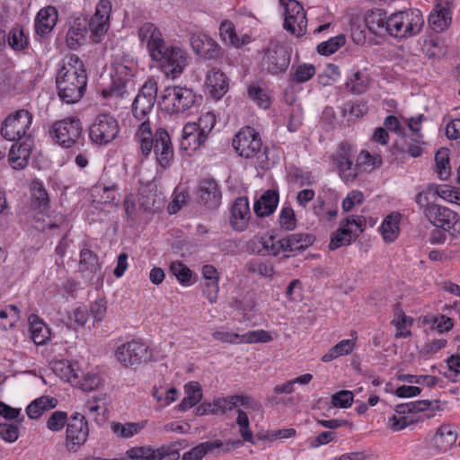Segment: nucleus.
Instances as JSON below:
<instances>
[{
	"mask_svg": "<svg viewBox=\"0 0 460 460\" xmlns=\"http://www.w3.org/2000/svg\"><path fill=\"white\" fill-rule=\"evenodd\" d=\"M136 137L140 144L141 154L146 158L154 151L161 167L166 169L171 165L174 158V149L166 129L158 128L153 134L149 120H145L138 126Z\"/></svg>",
	"mask_w": 460,
	"mask_h": 460,
	"instance_id": "nucleus-3",
	"label": "nucleus"
},
{
	"mask_svg": "<svg viewBox=\"0 0 460 460\" xmlns=\"http://www.w3.org/2000/svg\"><path fill=\"white\" fill-rule=\"evenodd\" d=\"M412 323L413 319L404 314L400 305H396L394 308V316L392 320V323L394 324L397 329L395 338H407L411 336V332L407 329V327L411 326Z\"/></svg>",
	"mask_w": 460,
	"mask_h": 460,
	"instance_id": "nucleus-40",
	"label": "nucleus"
},
{
	"mask_svg": "<svg viewBox=\"0 0 460 460\" xmlns=\"http://www.w3.org/2000/svg\"><path fill=\"white\" fill-rule=\"evenodd\" d=\"M69 419L67 417V413L63 411H56L50 414V416L47 420V428L53 431L58 432L60 431L67 423Z\"/></svg>",
	"mask_w": 460,
	"mask_h": 460,
	"instance_id": "nucleus-55",
	"label": "nucleus"
},
{
	"mask_svg": "<svg viewBox=\"0 0 460 460\" xmlns=\"http://www.w3.org/2000/svg\"><path fill=\"white\" fill-rule=\"evenodd\" d=\"M196 102V93L186 86H168L162 95L160 105L169 114L183 113Z\"/></svg>",
	"mask_w": 460,
	"mask_h": 460,
	"instance_id": "nucleus-6",
	"label": "nucleus"
},
{
	"mask_svg": "<svg viewBox=\"0 0 460 460\" xmlns=\"http://www.w3.org/2000/svg\"><path fill=\"white\" fill-rule=\"evenodd\" d=\"M400 214H390L381 225V233L386 243L394 242L399 234Z\"/></svg>",
	"mask_w": 460,
	"mask_h": 460,
	"instance_id": "nucleus-41",
	"label": "nucleus"
},
{
	"mask_svg": "<svg viewBox=\"0 0 460 460\" xmlns=\"http://www.w3.org/2000/svg\"><path fill=\"white\" fill-rule=\"evenodd\" d=\"M49 135L53 141L63 148H71L77 144L84 146L82 122L75 116L54 122L49 128Z\"/></svg>",
	"mask_w": 460,
	"mask_h": 460,
	"instance_id": "nucleus-5",
	"label": "nucleus"
},
{
	"mask_svg": "<svg viewBox=\"0 0 460 460\" xmlns=\"http://www.w3.org/2000/svg\"><path fill=\"white\" fill-rule=\"evenodd\" d=\"M425 218L435 227L454 234L460 233V217L454 210L438 204L425 209Z\"/></svg>",
	"mask_w": 460,
	"mask_h": 460,
	"instance_id": "nucleus-14",
	"label": "nucleus"
},
{
	"mask_svg": "<svg viewBox=\"0 0 460 460\" xmlns=\"http://www.w3.org/2000/svg\"><path fill=\"white\" fill-rule=\"evenodd\" d=\"M250 218L251 210L248 198L238 197L231 206V226L235 231L243 232L247 229Z\"/></svg>",
	"mask_w": 460,
	"mask_h": 460,
	"instance_id": "nucleus-21",
	"label": "nucleus"
},
{
	"mask_svg": "<svg viewBox=\"0 0 460 460\" xmlns=\"http://www.w3.org/2000/svg\"><path fill=\"white\" fill-rule=\"evenodd\" d=\"M186 396L178 405L181 411H186L197 405L202 399L201 386L198 382H190L185 385Z\"/></svg>",
	"mask_w": 460,
	"mask_h": 460,
	"instance_id": "nucleus-37",
	"label": "nucleus"
},
{
	"mask_svg": "<svg viewBox=\"0 0 460 460\" xmlns=\"http://www.w3.org/2000/svg\"><path fill=\"white\" fill-rule=\"evenodd\" d=\"M58 13L56 7L48 5L41 8L35 18V31L40 36L48 35L57 24Z\"/></svg>",
	"mask_w": 460,
	"mask_h": 460,
	"instance_id": "nucleus-27",
	"label": "nucleus"
},
{
	"mask_svg": "<svg viewBox=\"0 0 460 460\" xmlns=\"http://www.w3.org/2000/svg\"><path fill=\"white\" fill-rule=\"evenodd\" d=\"M33 115L27 110L21 109L8 115L2 123L0 133L9 141H21L32 138L29 133Z\"/></svg>",
	"mask_w": 460,
	"mask_h": 460,
	"instance_id": "nucleus-9",
	"label": "nucleus"
},
{
	"mask_svg": "<svg viewBox=\"0 0 460 460\" xmlns=\"http://www.w3.org/2000/svg\"><path fill=\"white\" fill-rule=\"evenodd\" d=\"M57 402V399L54 397L41 396L27 406L26 413L30 419H38L45 411L54 409Z\"/></svg>",
	"mask_w": 460,
	"mask_h": 460,
	"instance_id": "nucleus-38",
	"label": "nucleus"
},
{
	"mask_svg": "<svg viewBox=\"0 0 460 460\" xmlns=\"http://www.w3.org/2000/svg\"><path fill=\"white\" fill-rule=\"evenodd\" d=\"M119 132L118 120L109 113L97 115L88 128L90 140L97 146H107L111 143Z\"/></svg>",
	"mask_w": 460,
	"mask_h": 460,
	"instance_id": "nucleus-11",
	"label": "nucleus"
},
{
	"mask_svg": "<svg viewBox=\"0 0 460 460\" xmlns=\"http://www.w3.org/2000/svg\"><path fill=\"white\" fill-rule=\"evenodd\" d=\"M385 32L394 38H408L398 12L391 14L385 21Z\"/></svg>",
	"mask_w": 460,
	"mask_h": 460,
	"instance_id": "nucleus-47",
	"label": "nucleus"
},
{
	"mask_svg": "<svg viewBox=\"0 0 460 460\" xmlns=\"http://www.w3.org/2000/svg\"><path fill=\"white\" fill-rule=\"evenodd\" d=\"M177 444L165 445L156 449L151 447H134L126 452L128 460H178Z\"/></svg>",
	"mask_w": 460,
	"mask_h": 460,
	"instance_id": "nucleus-18",
	"label": "nucleus"
},
{
	"mask_svg": "<svg viewBox=\"0 0 460 460\" xmlns=\"http://www.w3.org/2000/svg\"><path fill=\"white\" fill-rule=\"evenodd\" d=\"M222 402L226 404V409L227 411H232L239 405L251 409H258L259 406V404L250 396L240 394L224 397Z\"/></svg>",
	"mask_w": 460,
	"mask_h": 460,
	"instance_id": "nucleus-48",
	"label": "nucleus"
},
{
	"mask_svg": "<svg viewBox=\"0 0 460 460\" xmlns=\"http://www.w3.org/2000/svg\"><path fill=\"white\" fill-rule=\"evenodd\" d=\"M159 49L161 57L151 56L152 59L160 63L167 76H179L187 66V53L178 47L167 46L165 42Z\"/></svg>",
	"mask_w": 460,
	"mask_h": 460,
	"instance_id": "nucleus-13",
	"label": "nucleus"
},
{
	"mask_svg": "<svg viewBox=\"0 0 460 460\" xmlns=\"http://www.w3.org/2000/svg\"><path fill=\"white\" fill-rule=\"evenodd\" d=\"M291 59V52L276 40H270L263 49L262 65L267 72L278 75L287 72Z\"/></svg>",
	"mask_w": 460,
	"mask_h": 460,
	"instance_id": "nucleus-12",
	"label": "nucleus"
},
{
	"mask_svg": "<svg viewBox=\"0 0 460 460\" xmlns=\"http://www.w3.org/2000/svg\"><path fill=\"white\" fill-rule=\"evenodd\" d=\"M111 428L113 433L117 436L128 438L139 433L140 430L144 428V425L135 422H127L125 424L113 422Z\"/></svg>",
	"mask_w": 460,
	"mask_h": 460,
	"instance_id": "nucleus-51",
	"label": "nucleus"
},
{
	"mask_svg": "<svg viewBox=\"0 0 460 460\" xmlns=\"http://www.w3.org/2000/svg\"><path fill=\"white\" fill-rule=\"evenodd\" d=\"M285 252L296 254L305 251L315 241L314 235L308 233H296L283 237Z\"/></svg>",
	"mask_w": 460,
	"mask_h": 460,
	"instance_id": "nucleus-33",
	"label": "nucleus"
},
{
	"mask_svg": "<svg viewBox=\"0 0 460 460\" xmlns=\"http://www.w3.org/2000/svg\"><path fill=\"white\" fill-rule=\"evenodd\" d=\"M232 146L238 155L245 159L256 158L264 169L269 165V147L263 146L260 133L252 127L241 128L234 136Z\"/></svg>",
	"mask_w": 460,
	"mask_h": 460,
	"instance_id": "nucleus-4",
	"label": "nucleus"
},
{
	"mask_svg": "<svg viewBox=\"0 0 460 460\" xmlns=\"http://www.w3.org/2000/svg\"><path fill=\"white\" fill-rule=\"evenodd\" d=\"M219 185L214 179L207 178L200 181L198 188V200L208 208H217L221 201Z\"/></svg>",
	"mask_w": 460,
	"mask_h": 460,
	"instance_id": "nucleus-20",
	"label": "nucleus"
},
{
	"mask_svg": "<svg viewBox=\"0 0 460 460\" xmlns=\"http://www.w3.org/2000/svg\"><path fill=\"white\" fill-rule=\"evenodd\" d=\"M194 51L206 59H217L222 56L220 46L209 36L198 35L190 39Z\"/></svg>",
	"mask_w": 460,
	"mask_h": 460,
	"instance_id": "nucleus-24",
	"label": "nucleus"
},
{
	"mask_svg": "<svg viewBox=\"0 0 460 460\" xmlns=\"http://www.w3.org/2000/svg\"><path fill=\"white\" fill-rule=\"evenodd\" d=\"M259 243L261 244V249H255L256 241L251 240L247 244V250L252 253H257L260 255H272L277 256L280 252H285L283 238L279 241H275L272 235L268 238L261 237Z\"/></svg>",
	"mask_w": 460,
	"mask_h": 460,
	"instance_id": "nucleus-31",
	"label": "nucleus"
},
{
	"mask_svg": "<svg viewBox=\"0 0 460 460\" xmlns=\"http://www.w3.org/2000/svg\"><path fill=\"white\" fill-rule=\"evenodd\" d=\"M436 194H438V188L429 185L425 190L418 192L414 200L420 209H422L423 215L425 216V209L430 206H435Z\"/></svg>",
	"mask_w": 460,
	"mask_h": 460,
	"instance_id": "nucleus-45",
	"label": "nucleus"
},
{
	"mask_svg": "<svg viewBox=\"0 0 460 460\" xmlns=\"http://www.w3.org/2000/svg\"><path fill=\"white\" fill-rule=\"evenodd\" d=\"M111 12V1L101 0L89 20H75L66 33L67 46L71 49H76L87 35L93 43L101 42L110 28Z\"/></svg>",
	"mask_w": 460,
	"mask_h": 460,
	"instance_id": "nucleus-1",
	"label": "nucleus"
},
{
	"mask_svg": "<svg viewBox=\"0 0 460 460\" xmlns=\"http://www.w3.org/2000/svg\"><path fill=\"white\" fill-rule=\"evenodd\" d=\"M346 86L351 93L361 94L367 90V79L360 71H357L348 79Z\"/></svg>",
	"mask_w": 460,
	"mask_h": 460,
	"instance_id": "nucleus-58",
	"label": "nucleus"
},
{
	"mask_svg": "<svg viewBox=\"0 0 460 460\" xmlns=\"http://www.w3.org/2000/svg\"><path fill=\"white\" fill-rule=\"evenodd\" d=\"M403 22V29L407 37H412L420 32L424 25L422 13L419 9H409L398 12Z\"/></svg>",
	"mask_w": 460,
	"mask_h": 460,
	"instance_id": "nucleus-30",
	"label": "nucleus"
},
{
	"mask_svg": "<svg viewBox=\"0 0 460 460\" xmlns=\"http://www.w3.org/2000/svg\"><path fill=\"white\" fill-rule=\"evenodd\" d=\"M207 139L208 138L196 128L195 123H187L182 128L180 148L186 152H193L203 146Z\"/></svg>",
	"mask_w": 460,
	"mask_h": 460,
	"instance_id": "nucleus-28",
	"label": "nucleus"
},
{
	"mask_svg": "<svg viewBox=\"0 0 460 460\" xmlns=\"http://www.w3.org/2000/svg\"><path fill=\"white\" fill-rule=\"evenodd\" d=\"M205 84L209 93L216 100L221 99L228 91V79L226 75L217 67H212L208 71Z\"/></svg>",
	"mask_w": 460,
	"mask_h": 460,
	"instance_id": "nucleus-26",
	"label": "nucleus"
},
{
	"mask_svg": "<svg viewBox=\"0 0 460 460\" xmlns=\"http://www.w3.org/2000/svg\"><path fill=\"white\" fill-rule=\"evenodd\" d=\"M291 180L299 186L313 185L315 183L312 172L300 168H294L290 173Z\"/></svg>",
	"mask_w": 460,
	"mask_h": 460,
	"instance_id": "nucleus-64",
	"label": "nucleus"
},
{
	"mask_svg": "<svg viewBox=\"0 0 460 460\" xmlns=\"http://www.w3.org/2000/svg\"><path fill=\"white\" fill-rule=\"evenodd\" d=\"M89 435L88 422L78 412L73 414L66 426V447L68 451L76 452L87 440Z\"/></svg>",
	"mask_w": 460,
	"mask_h": 460,
	"instance_id": "nucleus-17",
	"label": "nucleus"
},
{
	"mask_svg": "<svg viewBox=\"0 0 460 460\" xmlns=\"http://www.w3.org/2000/svg\"><path fill=\"white\" fill-rule=\"evenodd\" d=\"M285 8L284 29L296 37L306 32L307 19L304 7L296 0H280Z\"/></svg>",
	"mask_w": 460,
	"mask_h": 460,
	"instance_id": "nucleus-15",
	"label": "nucleus"
},
{
	"mask_svg": "<svg viewBox=\"0 0 460 460\" xmlns=\"http://www.w3.org/2000/svg\"><path fill=\"white\" fill-rule=\"evenodd\" d=\"M452 22L450 7L437 4L435 9L429 13V26L435 32H442L448 28Z\"/></svg>",
	"mask_w": 460,
	"mask_h": 460,
	"instance_id": "nucleus-32",
	"label": "nucleus"
},
{
	"mask_svg": "<svg viewBox=\"0 0 460 460\" xmlns=\"http://www.w3.org/2000/svg\"><path fill=\"white\" fill-rule=\"evenodd\" d=\"M367 226V220L363 216H348L340 223L339 228L332 234L329 249L334 251L341 246L349 245L362 234Z\"/></svg>",
	"mask_w": 460,
	"mask_h": 460,
	"instance_id": "nucleus-7",
	"label": "nucleus"
},
{
	"mask_svg": "<svg viewBox=\"0 0 460 460\" xmlns=\"http://www.w3.org/2000/svg\"><path fill=\"white\" fill-rule=\"evenodd\" d=\"M112 68V84L109 94L124 98L128 93V86L133 84L137 64L133 58L124 55L113 62Z\"/></svg>",
	"mask_w": 460,
	"mask_h": 460,
	"instance_id": "nucleus-8",
	"label": "nucleus"
},
{
	"mask_svg": "<svg viewBox=\"0 0 460 460\" xmlns=\"http://www.w3.org/2000/svg\"><path fill=\"white\" fill-rule=\"evenodd\" d=\"M224 397L214 399L212 402H202L196 408L197 415L212 414H225L227 412L226 404L222 402Z\"/></svg>",
	"mask_w": 460,
	"mask_h": 460,
	"instance_id": "nucleus-52",
	"label": "nucleus"
},
{
	"mask_svg": "<svg viewBox=\"0 0 460 460\" xmlns=\"http://www.w3.org/2000/svg\"><path fill=\"white\" fill-rule=\"evenodd\" d=\"M315 66L312 64L303 63L292 70L288 75V81L292 84H303L314 77L315 75Z\"/></svg>",
	"mask_w": 460,
	"mask_h": 460,
	"instance_id": "nucleus-43",
	"label": "nucleus"
},
{
	"mask_svg": "<svg viewBox=\"0 0 460 460\" xmlns=\"http://www.w3.org/2000/svg\"><path fill=\"white\" fill-rule=\"evenodd\" d=\"M248 97L260 108L269 109L271 105V99L267 88L262 87L259 83L252 84L247 88Z\"/></svg>",
	"mask_w": 460,
	"mask_h": 460,
	"instance_id": "nucleus-42",
	"label": "nucleus"
},
{
	"mask_svg": "<svg viewBox=\"0 0 460 460\" xmlns=\"http://www.w3.org/2000/svg\"><path fill=\"white\" fill-rule=\"evenodd\" d=\"M279 196L276 190H268L255 200L253 211L258 217H265L273 214L279 204Z\"/></svg>",
	"mask_w": 460,
	"mask_h": 460,
	"instance_id": "nucleus-29",
	"label": "nucleus"
},
{
	"mask_svg": "<svg viewBox=\"0 0 460 460\" xmlns=\"http://www.w3.org/2000/svg\"><path fill=\"white\" fill-rule=\"evenodd\" d=\"M8 43L9 46L16 51L24 49L28 46V39L24 35L22 29L13 28L9 32Z\"/></svg>",
	"mask_w": 460,
	"mask_h": 460,
	"instance_id": "nucleus-57",
	"label": "nucleus"
},
{
	"mask_svg": "<svg viewBox=\"0 0 460 460\" xmlns=\"http://www.w3.org/2000/svg\"><path fill=\"white\" fill-rule=\"evenodd\" d=\"M457 434L450 425L440 426L432 438L433 445L440 452H447L456 442Z\"/></svg>",
	"mask_w": 460,
	"mask_h": 460,
	"instance_id": "nucleus-35",
	"label": "nucleus"
},
{
	"mask_svg": "<svg viewBox=\"0 0 460 460\" xmlns=\"http://www.w3.org/2000/svg\"><path fill=\"white\" fill-rule=\"evenodd\" d=\"M153 352L141 340H132L120 344L115 350L116 359L125 367L146 364L152 359Z\"/></svg>",
	"mask_w": 460,
	"mask_h": 460,
	"instance_id": "nucleus-10",
	"label": "nucleus"
},
{
	"mask_svg": "<svg viewBox=\"0 0 460 460\" xmlns=\"http://www.w3.org/2000/svg\"><path fill=\"white\" fill-rule=\"evenodd\" d=\"M279 226L282 229L290 231L296 226V215L291 207L282 208L279 217Z\"/></svg>",
	"mask_w": 460,
	"mask_h": 460,
	"instance_id": "nucleus-60",
	"label": "nucleus"
},
{
	"mask_svg": "<svg viewBox=\"0 0 460 460\" xmlns=\"http://www.w3.org/2000/svg\"><path fill=\"white\" fill-rule=\"evenodd\" d=\"M102 261L96 252L92 251L86 244L79 252V271L90 279L94 275L102 276Z\"/></svg>",
	"mask_w": 460,
	"mask_h": 460,
	"instance_id": "nucleus-25",
	"label": "nucleus"
},
{
	"mask_svg": "<svg viewBox=\"0 0 460 460\" xmlns=\"http://www.w3.org/2000/svg\"><path fill=\"white\" fill-rule=\"evenodd\" d=\"M31 191L32 205L40 211L47 210L49 208V198L42 181H32Z\"/></svg>",
	"mask_w": 460,
	"mask_h": 460,
	"instance_id": "nucleus-39",
	"label": "nucleus"
},
{
	"mask_svg": "<svg viewBox=\"0 0 460 460\" xmlns=\"http://www.w3.org/2000/svg\"><path fill=\"white\" fill-rule=\"evenodd\" d=\"M219 33L226 43L240 47V40L235 32L234 25L230 21H224L219 27Z\"/></svg>",
	"mask_w": 460,
	"mask_h": 460,
	"instance_id": "nucleus-54",
	"label": "nucleus"
},
{
	"mask_svg": "<svg viewBox=\"0 0 460 460\" xmlns=\"http://www.w3.org/2000/svg\"><path fill=\"white\" fill-rule=\"evenodd\" d=\"M448 149H440L435 155V161L437 165V172L440 179H446L448 175L447 167L449 164Z\"/></svg>",
	"mask_w": 460,
	"mask_h": 460,
	"instance_id": "nucleus-63",
	"label": "nucleus"
},
{
	"mask_svg": "<svg viewBox=\"0 0 460 460\" xmlns=\"http://www.w3.org/2000/svg\"><path fill=\"white\" fill-rule=\"evenodd\" d=\"M28 323L31 339L37 346L44 345L50 340V329L38 315L31 314Z\"/></svg>",
	"mask_w": 460,
	"mask_h": 460,
	"instance_id": "nucleus-34",
	"label": "nucleus"
},
{
	"mask_svg": "<svg viewBox=\"0 0 460 460\" xmlns=\"http://www.w3.org/2000/svg\"><path fill=\"white\" fill-rule=\"evenodd\" d=\"M245 269L250 274H257L264 278L272 279L275 275V269L272 263L258 260L248 262L245 265Z\"/></svg>",
	"mask_w": 460,
	"mask_h": 460,
	"instance_id": "nucleus-46",
	"label": "nucleus"
},
{
	"mask_svg": "<svg viewBox=\"0 0 460 460\" xmlns=\"http://www.w3.org/2000/svg\"><path fill=\"white\" fill-rule=\"evenodd\" d=\"M170 271L182 286L191 285L192 271L183 262L172 261L170 265Z\"/></svg>",
	"mask_w": 460,
	"mask_h": 460,
	"instance_id": "nucleus-50",
	"label": "nucleus"
},
{
	"mask_svg": "<svg viewBox=\"0 0 460 460\" xmlns=\"http://www.w3.org/2000/svg\"><path fill=\"white\" fill-rule=\"evenodd\" d=\"M120 201V195L117 191L115 184L110 187H103L102 192L100 196V203L109 205L111 207H117Z\"/></svg>",
	"mask_w": 460,
	"mask_h": 460,
	"instance_id": "nucleus-61",
	"label": "nucleus"
},
{
	"mask_svg": "<svg viewBox=\"0 0 460 460\" xmlns=\"http://www.w3.org/2000/svg\"><path fill=\"white\" fill-rule=\"evenodd\" d=\"M243 445L241 440L228 439L223 442L220 439L202 442L185 452L182 460H201L208 453L218 450V453L229 452L232 449L238 448Z\"/></svg>",
	"mask_w": 460,
	"mask_h": 460,
	"instance_id": "nucleus-19",
	"label": "nucleus"
},
{
	"mask_svg": "<svg viewBox=\"0 0 460 460\" xmlns=\"http://www.w3.org/2000/svg\"><path fill=\"white\" fill-rule=\"evenodd\" d=\"M387 18L385 11L377 8L367 11L363 21L371 33L380 35L385 31V21Z\"/></svg>",
	"mask_w": 460,
	"mask_h": 460,
	"instance_id": "nucleus-36",
	"label": "nucleus"
},
{
	"mask_svg": "<svg viewBox=\"0 0 460 460\" xmlns=\"http://www.w3.org/2000/svg\"><path fill=\"white\" fill-rule=\"evenodd\" d=\"M138 37L142 42H146L150 56L161 57L160 48L165 41L162 33L155 24L146 22L138 30Z\"/></svg>",
	"mask_w": 460,
	"mask_h": 460,
	"instance_id": "nucleus-23",
	"label": "nucleus"
},
{
	"mask_svg": "<svg viewBox=\"0 0 460 460\" xmlns=\"http://www.w3.org/2000/svg\"><path fill=\"white\" fill-rule=\"evenodd\" d=\"M157 83L155 79H148L139 89L132 103V114L137 120H146L151 112L157 96Z\"/></svg>",
	"mask_w": 460,
	"mask_h": 460,
	"instance_id": "nucleus-16",
	"label": "nucleus"
},
{
	"mask_svg": "<svg viewBox=\"0 0 460 460\" xmlns=\"http://www.w3.org/2000/svg\"><path fill=\"white\" fill-rule=\"evenodd\" d=\"M346 43V37L344 34H339L335 37L330 38L328 40L318 44L316 49L320 55L330 56L335 53L338 49L343 47Z\"/></svg>",
	"mask_w": 460,
	"mask_h": 460,
	"instance_id": "nucleus-44",
	"label": "nucleus"
},
{
	"mask_svg": "<svg viewBox=\"0 0 460 460\" xmlns=\"http://www.w3.org/2000/svg\"><path fill=\"white\" fill-rule=\"evenodd\" d=\"M56 84L58 95L63 102L73 104L82 99L87 86V74L78 56L72 54L68 57L57 75Z\"/></svg>",
	"mask_w": 460,
	"mask_h": 460,
	"instance_id": "nucleus-2",
	"label": "nucleus"
},
{
	"mask_svg": "<svg viewBox=\"0 0 460 460\" xmlns=\"http://www.w3.org/2000/svg\"><path fill=\"white\" fill-rule=\"evenodd\" d=\"M349 26L352 41L358 46L364 45L367 40V26L364 21H361L358 17H353L350 19Z\"/></svg>",
	"mask_w": 460,
	"mask_h": 460,
	"instance_id": "nucleus-49",
	"label": "nucleus"
},
{
	"mask_svg": "<svg viewBox=\"0 0 460 460\" xmlns=\"http://www.w3.org/2000/svg\"><path fill=\"white\" fill-rule=\"evenodd\" d=\"M397 379L410 384L426 385L428 387H433L438 385L439 378L434 376H414L410 374L399 375Z\"/></svg>",
	"mask_w": 460,
	"mask_h": 460,
	"instance_id": "nucleus-56",
	"label": "nucleus"
},
{
	"mask_svg": "<svg viewBox=\"0 0 460 460\" xmlns=\"http://www.w3.org/2000/svg\"><path fill=\"white\" fill-rule=\"evenodd\" d=\"M340 176L346 182H352L358 177V167L353 164L351 157L338 166Z\"/></svg>",
	"mask_w": 460,
	"mask_h": 460,
	"instance_id": "nucleus-62",
	"label": "nucleus"
},
{
	"mask_svg": "<svg viewBox=\"0 0 460 460\" xmlns=\"http://www.w3.org/2000/svg\"><path fill=\"white\" fill-rule=\"evenodd\" d=\"M194 123L196 128H198L201 132V134L208 138L209 133L212 131L217 123V118L213 112L208 111L202 114L199 117L198 122Z\"/></svg>",
	"mask_w": 460,
	"mask_h": 460,
	"instance_id": "nucleus-59",
	"label": "nucleus"
},
{
	"mask_svg": "<svg viewBox=\"0 0 460 460\" xmlns=\"http://www.w3.org/2000/svg\"><path fill=\"white\" fill-rule=\"evenodd\" d=\"M423 323L430 324L433 329L438 330L440 333L450 331L454 326L453 319L443 314L439 316H425Z\"/></svg>",
	"mask_w": 460,
	"mask_h": 460,
	"instance_id": "nucleus-53",
	"label": "nucleus"
},
{
	"mask_svg": "<svg viewBox=\"0 0 460 460\" xmlns=\"http://www.w3.org/2000/svg\"><path fill=\"white\" fill-rule=\"evenodd\" d=\"M8 161L14 170H22L25 168L31 157L33 146L32 138L22 139L21 141H13Z\"/></svg>",
	"mask_w": 460,
	"mask_h": 460,
	"instance_id": "nucleus-22",
	"label": "nucleus"
}]
</instances>
